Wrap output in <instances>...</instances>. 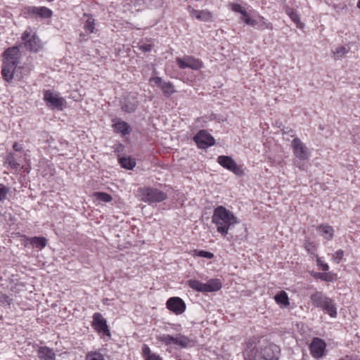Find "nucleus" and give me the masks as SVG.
Returning a JSON list of instances; mask_svg holds the SVG:
<instances>
[{
	"label": "nucleus",
	"instance_id": "1",
	"mask_svg": "<svg viewBox=\"0 0 360 360\" xmlns=\"http://www.w3.org/2000/svg\"><path fill=\"white\" fill-rule=\"evenodd\" d=\"M3 63L1 75L5 81L11 82L13 79H20L22 76L19 71L22 67L19 66L20 53L19 47L14 46L6 49L3 53Z\"/></svg>",
	"mask_w": 360,
	"mask_h": 360
},
{
	"label": "nucleus",
	"instance_id": "2",
	"mask_svg": "<svg viewBox=\"0 0 360 360\" xmlns=\"http://www.w3.org/2000/svg\"><path fill=\"white\" fill-rule=\"evenodd\" d=\"M212 222L217 226V231L225 237L229 233V229L240 223V219L233 212L219 205L214 210Z\"/></svg>",
	"mask_w": 360,
	"mask_h": 360
},
{
	"label": "nucleus",
	"instance_id": "3",
	"mask_svg": "<svg viewBox=\"0 0 360 360\" xmlns=\"http://www.w3.org/2000/svg\"><path fill=\"white\" fill-rule=\"evenodd\" d=\"M280 354V347L274 343H269L259 349L256 347H248L245 352V358L248 360H278Z\"/></svg>",
	"mask_w": 360,
	"mask_h": 360
},
{
	"label": "nucleus",
	"instance_id": "4",
	"mask_svg": "<svg viewBox=\"0 0 360 360\" xmlns=\"http://www.w3.org/2000/svg\"><path fill=\"white\" fill-rule=\"evenodd\" d=\"M311 301L316 307L321 308L330 316H337V308L332 299L326 296L322 292L316 291L310 297Z\"/></svg>",
	"mask_w": 360,
	"mask_h": 360
},
{
	"label": "nucleus",
	"instance_id": "5",
	"mask_svg": "<svg viewBox=\"0 0 360 360\" xmlns=\"http://www.w3.org/2000/svg\"><path fill=\"white\" fill-rule=\"evenodd\" d=\"M139 193L141 200L149 204L160 202L167 198V193L155 188H143Z\"/></svg>",
	"mask_w": 360,
	"mask_h": 360
},
{
	"label": "nucleus",
	"instance_id": "6",
	"mask_svg": "<svg viewBox=\"0 0 360 360\" xmlns=\"http://www.w3.org/2000/svg\"><path fill=\"white\" fill-rule=\"evenodd\" d=\"M22 42L19 45L20 47H24L32 52H37L41 49V43L39 37L36 34H31L27 30H25L21 37Z\"/></svg>",
	"mask_w": 360,
	"mask_h": 360
},
{
	"label": "nucleus",
	"instance_id": "7",
	"mask_svg": "<svg viewBox=\"0 0 360 360\" xmlns=\"http://www.w3.org/2000/svg\"><path fill=\"white\" fill-rule=\"evenodd\" d=\"M291 148L294 156L298 160L307 161L310 156L311 152L306 145L298 137H295L291 141Z\"/></svg>",
	"mask_w": 360,
	"mask_h": 360
},
{
	"label": "nucleus",
	"instance_id": "8",
	"mask_svg": "<svg viewBox=\"0 0 360 360\" xmlns=\"http://www.w3.org/2000/svg\"><path fill=\"white\" fill-rule=\"evenodd\" d=\"M217 162L224 168L232 172L237 176H241L244 174L242 167L238 165L230 156L219 155L217 158Z\"/></svg>",
	"mask_w": 360,
	"mask_h": 360
},
{
	"label": "nucleus",
	"instance_id": "9",
	"mask_svg": "<svg viewBox=\"0 0 360 360\" xmlns=\"http://www.w3.org/2000/svg\"><path fill=\"white\" fill-rule=\"evenodd\" d=\"M176 62L179 68L182 70L191 68L194 70H198L203 67L201 60L191 56H185L183 58L177 57Z\"/></svg>",
	"mask_w": 360,
	"mask_h": 360
},
{
	"label": "nucleus",
	"instance_id": "10",
	"mask_svg": "<svg viewBox=\"0 0 360 360\" xmlns=\"http://www.w3.org/2000/svg\"><path fill=\"white\" fill-rule=\"evenodd\" d=\"M159 341L165 343L167 345L172 344L179 345L181 347L186 348L191 346V341L188 338L180 335L179 337L174 338L170 335H162L158 338Z\"/></svg>",
	"mask_w": 360,
	"mask_h": 360
},
{
	"label": "nucleus",
	"instance_id": "11",
	"mask_svg": "<svg viewBox=\"0 0 360 360\" xmlns=\"http://www.w3.org/2000/svg\"><path fill=\"white\" fill-rule=\"evenodd\" d=\"M193 140L200 148H207L215 143L214 137L205 129L200 130Z\"/></svg>",
	"mask_w": 360,
	"mask_h": 360
},
{
	"label": "nucleus",
	"instance_id": "12",
	"mask_svg": "<svg viewBox=\"0 0 360 360\" xmlns=\"http://www.w3.org/2000/svg\"><path fill=\"white\" fill-rule=\"evenodd\" d=\"M149 82L152 85H156L160 88L165 97L171 96L176 91L172 82H166L160 77H153Z\"/></svg>",
	"mask_w": 360,
	"mask_h": 360
},
{
	"label": "nucleus",
	"instance_id": "13",
	"mask_svg": "<svg viewBox=\"0 0 360 360\" xmlns=\"http://www.w3.org/2000/svg\"><path fill=\"white\" fill-rule=\"evenodd\" d=\"M121 108L123 111L131 113L134 112L138 105V95L136 93H129L121 101Z\"/></svg>",
	"mask_w": 360,
	"mask_h": 360
},
{
	"label": "nucleus",
	"instance_id": "14",
	"mask_svg": "<svg viewBox=\"0 0 360 360\" xmlns=\"http://www.w3.org/2000/svg\"><path fill=\"white\" fill-rule=\"evenodd\" d=\"M92 326L98 333H102L107 336H110V333L107 325V321L103 317L101 314L98 312L94 314Z\"/></svg>",
	"mask_w": 360,
	"mask_h": 360
},
{
	"label": "nucleus",
	"instance_id": "15",
	"mask_svg": "<svg viewBox=\"0 0 360 360\" xmlns=\"http://www.w3.org/2000/svg\"><path fill=\"white\" fill-rule=\"evenodd\" d=\"M309 349L313 357L319 359L325 354L326 344L323 340L314 338L309 345Z\"/></svg>",
	"mask_w": 360,
	"mask_h": 360
},
{
	"label": "nucleus",
	"instance_id": "16",
	"mask_svg": "<svg viewBox=\"0 0 360 360\" xmlns=\"http://www.w3.org/2000/svg\"><path fill=\"white\" fill-rule=\"evenodd\" d=\"M44 100L47 105L51 108L61 109L64 103V99L58 96V94L52 92L51 90H46L44 93Z\"/></svg>",
	"mask_w": 360,
	"mask_h": 360
},
{
	"label": "nucleus",
	"instance_id": "17",
	"mask_svg": "<svg viewBox=\"0 0 360 360\" xmlns=\"http://www.w3.org/2000/svg\"><path fill=\"white\" fill-rule=\"evenodd\" d=\"M167 307L176 315L181 314L186 310V304L182 299L178 297H172L168 299L166 303Z\"/></svg>",
	"mask_w": 360,
	"mask_h": 360
},
{
	"label": "nucleus",
	"instance_id": "18",
	"mask_svg": "<svg viewBox=\"0 0 360 360\" xmlns=\"http://www.w3.org/2000/svg\"><path fill=\"white\" fill-rule=\"evenodd\" d=\"M190 15L192 18H196L200 21L208 22L212 20V13L207 10L198 11L192 8L191 6L188 7Z\"/></svg>",
	"mask_w": 360,
	"mask_h": 360
},
{
	"label": "nucleus",
	"instance_id": "19",
	"mask_svg": "<svg viewBox=\"0 0 360 360\" xmlns=\"http://www.w3.org/2000/svg\"><path fill=\"white\" fill-rule=\"evenodd\" d=\"M316 230L319 231L323 238L327 240H330L333 238L334 229L331 226L321 224L317 226Z\"/></svg>",
	"mask_w": 360,
	"mask_h": 360
},
{
	"label": "nucleus",
	"instance_id": "20",
	"mask_svg": "<svg viewBox=\"0 0 360 360\" xmlns=\"http://www.w3.org/2000/svg\"><path fill=\"white\" fill-rule=\"evenodd\" d=\"M38 356L40 360H56V354L53 349L47 347H41L38 350Z\"/></svg>",
	"mask_w": 360,
	"mask_h": 360
},
{
	"label": "nucleus",
	"instance_id": "21",
	"mask_svg": "<svg viewBox=\"0 0 360 360\" xmlns=\"http://www.w3.org/2000/svg\"><path fill=\"white\" fill-rule=\"evenodd\" d=\"M253 22L254 23L251 24L250 26L259 30H273V25L262 16L259 15L256 19H253Z\"/></svg>",
	"mask_w": 360,
	"mask_h": 360
},
{
	"label": "nucleus",
	"instance_id": "22",
	"mask_svg": "<svg viewBox=\"0 0 360 360\" xmlns=\"http://www.w3.org/2000/svg\"><path fill=\"white\" fill-rule=\"evenodd\" d=\"M205 285V292H215L221 289V283L218 278H212L209 280Z\"/></svg>",
	"mask_w": 360,
	"mask_h": 360
},
{
	"label": "nucleus",
	"instance_id": "23",
	"mask_svg": "<svg viewBox=\"0 0 360 360\" xmlns=\"http://www.w3.org/2000/svg\"><path fill=\"white\" fill-rule=\"evenodd\" d=\"M27 240L30 245L39 250L44 248L47 245V240L45 237L43 236H34L28 238Z\"/></svg>",
	"mask_w": 360,
	"mask_h": 360
},
{
	"label": "nucleus",
	"instance_id": "24",
	"mask_svg": "<svg viewBox=\"0 0 360 360\" xmlns=\"http://www.w3.org/2000/svg\"><path fill=\"white\" fill-rule=\"evenodd\" d=\"M53 15L51 9L45 6H35L34 18H40L42 19L50 18Z\"/></svg>",
	"mask_w": 360,
	"mask_h": 360
},
{
	"label": "nucleus",
	"instance_id": "25",
	"mask_svg": "<svg viewBox=\"0 0 360 360\" xmlns=\"http://www.w3.org/2000/svg\"><path fill=\"white\" fill-rule=\"evenodd\" d=\"M286 14L290 18V19L296 24L298 28H302L304 24L300 22V15L297 11L293 8L287 6L285 9Z\"/></svg>",
	"mask_w": 360,
	"mask_h": 360
},
{
	"label": "nucleus",
	"instance_id": "26",
	"mask_svg": "<svg viewBox=\"0 0 360 360\" xmlns=\"http://www.w3.org/2000/svg\"><path fill=\"white\" fill-rule=\"evenodd\" d=\"M114 129L116 132L122 134L123 136L130 134V126L124 121H120L113 124Z\"/></svg>",
	"mask_w": 360,
	"mask_h": 360
},
{
	"label": "nucleus",
	"instance_id": "27",
	"mask_svg": "<svg viewBox=\"0 0 360 360\" xmlns=\"http://www.w3.org/2000/svg\"><path fill=\"white\" fill-rule=\"evenodd\" d=\"M119 163L122 167L129 170L133 169L136 165L135 160L131 157H119Z\"/></svg>",
	"mask_w": 360,
	"mask_h": 360
},
{
	"label": "nucleus",
	"instance_id": "28",
	"mask_svg": "<svg viewBox=\"0 0 360 360\" xmlns=\"http://www.w3.org/2000/svg\"><path fill=\"white\" fill-rule=\"evenodd\" d=\"M274 299H275L276 303H278L279 304H282L284 307H288L290 304L288 294L283 290L278 292L275 295Z\"/></svg>",
	"mask_w": 360,
	"mask_h": 360
},
{
	"label": "nucleus",
	"instance_id": "29",
	"mask_svg": "<svg viewBox=\"0 0 360 360\" xmlns=\"http://www.w3.org/2000/svg\"><path fill=\"white\" fill-rule=\"evenodd\" d=\"M187 285L192 289L201 292H205V285L203 283L197 280H188Z\"/></svg>",
	"mask_w": 360,
	"mask_h": 360
},
{
	"label": "nucleus",
	"instance_id": "30",
	"mask_svg": "<svg viewBox=\"0 0 360 360\" xmlns=\"http://www.w3.org/2000/svg\"><path fill=\"white\" fill-rule=\"evenodd\" d=\"M311 275L314 278L327 282H331L333 279V276L330 273L314 272Z\"/></svg>",
	"mask_w": 360,
	"mask_h": 360
},
{
	"label": "nucleus",
	"instance_id": "31",
	"mask_svg": "<svg viewBox=\"0 0 360 360\" xmlns=\"http://www.w3.org/2000/svg\"><path fill=\"white\" fill-rule=\"evenodd\" d=\"M35 6H27L22 9L21 14L25 18H34Z\"/></svg>",
	"mask_w": 360,
	"mask_h": 360
},
{
	"label": "nucleus",
	"instance_id": "32",
	"mask_svg": "<svg viewBox=\"0 0 360 360\" xmlns=\"http://www.w3.org/2000/svg\"><path fill=\"white\" fill-rule=\"evenodd\" d=\"M85 32L88 34L93 33L95 29L94 19L92 16H89L84 26Z\"/></svg>",
	"mask_w": 360,
	"mask_h": 360
},
{
	"label": "nucleus",
	"instance_id": "33",
	"mask_svg": "<svg viewBox=\"0 0 360 360\" xmlns=\"http://www.w3.org/2000/svg\"><path fill=\"white\" fill-rule=\"evenodd\" d=\"M6 163L8 164L12 169H18L20 167V164L16 162L14 154L13 153H9L6 156Z\"/></svg>",
	"mask_w": 360,
	"mask_h": 360
},
{
	"label": "nucleus",
	"instance_id": "34",
	"mask_svg": "<svg viewBox=\"0 0 360 360\" xmlns=\"http://www.w3.org/2000/svg\"><path fill=\"white\" fill-rule=\"evenodd\" d=\"M94 195L98 200L105 202H110L112 199L110 195L104 192H96L94 193Z\"/></svg>",
	"mask_w": 360,
	"mask_h": 360
},
{
	"label": "nucleus",
	"instance_id": "35",
	"mask_svg": "<svg viewBox=\"0 0 360 360\" xmlns=\"http://www.w3.org/2000/svg\"><path fill=\"white\" fill-rule=\"evenodd\" d=\"M334 54L335 59H339L345 56L347 53V49L345 46H341L335 49V51H333Z\"/></svg>",
	"mask_w": 360,
	"mask_h": 360
},
{
	"label": "nucleus",
	"instance_id": "36",
	"mask_svg": "<svg viewBox=\"0 0 360 360\" xmlns=\"http://www.w3.org/2000/svg\"><path fill=\"white\" fill-rule=\"evenodd\" d=\"M194 255L207 259H212L214 257V254L210 252L198 250H194Z\"/></svg>",
	"mask_w": 360,
	"mask_h": 360
},
{
	"label": "nucleus",
	"instance_id": "37",
	"mask_svg": "<svg viewBox=\"0 0 360 360\" xmlns=\"http://www.w3.org/2000/svg\"><path fill=\"white\" fill-rule=\"evenodd\" d=\"M86 360H105V359L101 353L91 352L86 355Z\"/></svg>",
	"mask_w": 360,
	"mask_h": 360
},
{
	"label": "nucleus",
	"instance_id": "38",
	"mask_svg": "<svg viewBox=\"0 0 360 360\" xmlns=\"http://www.w3.org/2000/svg\"><path fill=\"white\" fill-rule=\"evenodd\" d=\"M152 46H153L151 44H147V43H143V42H140L138 45L139 49L144 53L150 52L152 49Z\"/></svg>",
	"mask_w": 360,
	"mask_h": 360
},
{
	"label": "nucleus",
	"instance_id": "39",
	"mask_svg": "<svg viewBox=\"0 0 360 360\" xmlns=\"http://www.w3.org/2000/svg\"><path fill=\"white\" fill-rule=\"evenodd\" d=\"M9 192V188L3 184H0V201L6 199L7 194Z\"/></svg>",
	"mask_w": 360,
	"mask_h": 360
},
{
	"label": "nucleus",
	"instance_id": "40",
	"mask_svg": "<svg viewBox=\"0 0 360 360\" xmlns=\"http://www.w3.org/2000/svg\"><path fill=\"white\" fill-rule=\"evenodd\" d=\"M304 245L309 253L312 254L316 251L315 245L312 242L309 241V240H305Z\"/></svg>",
	"mask_w": 360,
	"mask_h": 360
},
{
	"label": "nucleus",
	"instance_id": "41",
	"mask_svg": "<svg viewBox=\"0 0 360 360\" xmlns=\"http://www.w3.org/2000/svg\"><path fill=\"white\" fill-rule=\"evenodd\" d=\"M241 20L245 22V23H246L247 25H251V24L254 23L253 19L250 18L249 15L248 14L245 10L241 13Z\"/></svg>",
	"mask_w": 360,
	"mask_h": 360
},
{
	"label": "nucleus",
	"instance_id": "42",
	"mask_svg": "<svg viewBox=\"0 0 360 360\" xmlns=\"http://www.w3.org/2000/svg\"><path fill=\"white\" fill-rule=\"evenodd\" d=\"M142 353L145 360H146L149 356L153 355L150 347L146 344L143 345L142 346Z\"/></svg>",
	"mask_w": 360,
	"mask_h": 360
},
{
	"label": "nucleus",
	"instance_id": "43",
	"mask_svg": "<svg viewBox=\"0 0 360 360\" xmlns=\"http://www.w3.org/2000/svg\"><path fill=\"white\" fill-rule=\"evenodd\" d=\"M303 162L304 161L298 160V159L296 158V160H295L293 161V165L296 167H297L300 170L304 171L307 169V166H306V164Z\"/></svg>",
	"mask_w": 360,
	"mask_h": 360
},
{
	"label": "nucleus",
	"instance_id": "44",
	"mask_svg": "<svg viewBox=\"0 0 360 360\" xmlns=\"http://www.w3.org/2000/svg\"><path fill=\"white\" fill-rule=\"evenodd\" d=\"M344 255V251L342 250H338L335 252V255L333 256V259L336 263H340L341 259H342V257Z\"/></svg>",
	"mask_w": 360,
	"mask_h": 360
},
{
	"label": "nucleus",
	"instance_id": "45",
	"mask_svg": "<svg viewBox=\"0 0 360 360\" xmlns=\"http://www.w3.org/2000/svg\"><path fill=\"white\" fill-rule=\"evenodd\" d=\"M231 8L233 11L239 13L240 14L245 11V9H243V7L238 4H231Z\"/></svg>",
	"mask_w": 360,
	"mask_h": 360
},
{
	"label": "nucleus",
	"instance_id": "46",
	"mask_svg": "<svg viewBox=\"0 0 360 360\" xmlns=\"http://www.w3.org/2000/svg\"><path fill=\"white\" fill-rule=\"evenodd\" d=\"M317 265L320 266L322 271H326L328 270L329 266L326 263H324L321 258L317 257L316 259Z\"/></svg>",
	"mask_w": 360,
	"mask_h": 360
},
{
	"label": "nucleus",
	"instance_id": "47",
	"mask_svg": "<svg viewBox=\"0 0 360 360\" xmlns=\"http://www.w3.org/2000/svg\"><path fill=\"white\" fill-rule=\"evenodd\" d=\"M13 148L15 150V151H21L22 150V148L21 147L20 145H19L17 142H15L13 146Z\"/></svg>",
	"mask_w": 360,
	"mask_h": 360
},
{
	"label": "nucleus",
	"instance_id": "48",
	"mask_svg": "<svg viewBox=\"0 0 360 360\" xmlns=\"http://www.w3.org/2000/svg\"><path fill=\"white\" fill-rule=\"evenodd\" d=\"M86 40V34L84 33H80L79 34V41L80 42L84 41Z\"/></svg>",
	"mask_w": 360,
	"mask_h": 360
},
{
	"label": "nucleus",
	"instance_id": "49",
	"mask_svg": "<svg viewBox=\"0 0 360 360\" xmlns=\"http://www.w3.org/2000/svg\"><path fill=\"white\" fill-rule=\"evenodd\" d=\"M123 148H124L123 145H122V144H120H120H118V145H117V148L115 149V150H117V151L119 152V151H120V149L122 150V149H123Z\"/></svg>",
	"mask_w": 360,
	"mask_h": 360
},
{
	"label": "nucleus",
	"instance_id": "50",
	"mask_svg": "<svg viewBox=\"0 0 360 360\" xmlns=\"http://www.w3.org/2000/svg\"><path fill=\"white\" fill-rule=\"evenodd\" d=\"M357 7L360 9V0L357 2Z\"/></svg>",
	"mask_w": 360,
	"mask_h": 360
}]
</instances>
